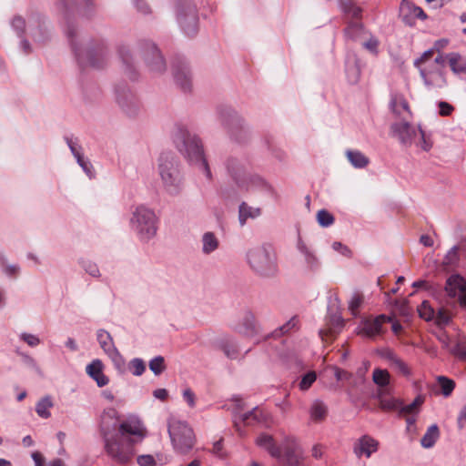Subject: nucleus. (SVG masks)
Masks as SVG:
<instances>
[{
  "label": "nucleus",
  "mask_w": 466,
  "mask_h": 466,
  "mask_svg": "<svg viewBox=\"0 0 466 466\" xmlns=\"http://www.w3.org/2000/svg\"><path fill=\"white\" fill-rule=\"evenodd\" d=\"M99 430L106 453L120 464L132 459L134 444L147 435V429L138 418L130 417L120 421L116 410H104L100 416Z\"/></svg>",
  "instance_id": "1"
},
{
  "label": "nucleus",
  "mask_w": 466,
  "mask_h": 466,
  "mask_svg": "<svg viewBox=\"0 0 466 466\" xmlns=\"http://www.w3.org/2000/svg\"><path fill=\"white\" fill-rule=\"evenodd\" d=\"M58 8L63 12L66 20L65 33L71 46L72 52L81 68H103L108 60V48L103 39L90 40L82 46L78 42V32L76 24L70 17L71 7L67 0L58 2Z\"/></svg>",
  "instance_id": "2"
},
{
  "label": "nucleus",
  "mask_w": 466,
  "mask_h": 466,
  "mask_svg": "<svg viewBox=\"0 0 466 466\" xmlns=\"http://www.w3.org/2000/svg\"><path fill=\"white\" fill-rule=\"evenodd\" d=\"M171 139L177 150L190 164L197 167L208 180L212 173L205 157L204 145L198 135L190 131L185 125L177 123L171 131Z\"/></svg>",
  "instance_id": "3"
},
{
  "label": "nucleus",
  "mask_w": 466,
  "mask_h": 466,
  "mask_svg": "<svg viewBox=\"0 0 466 466\" xmlns=\"http://www.w3.org/2000/svg\"><path fill=\"white\" fill-rule=\"evenodd\" d=\"M246 259L251 270L260 278L272 279L279 273L277 254L268 243L248 248Z\"/></svg>",
  "instance_id": "4"
},
{
  "label": "nucleus",
  "mask_w": 466,
  "mask_h": 466,
  "mask_svg": "<svg viewBox=\"0 0 466 466\" xmlns=\"http://www.w3.org/2000/svg\"><path fill=\"white\" fill-rule=\"evenodd\" d=\"M157 170L165 190L171 196L183 188L180 161L173 152H162L157 159Z\"/></svg>",
  "instance_id": "5"
},
{
  "label": "nucleus",
  "mask_w": 466,
  "mask_h": 466,
  "mask_svg": "<svg viewBox=\"0 0 466 466\" xmlns=\"http://www.w3.org/2000/svg\"><path fill=\"white\" fill-rule=\"evenodd\" d=\"M130 227L141 242H148L157 231L155 211L145 205L136 207L131 214Z\"/></svg>",
  "instance_id": "6"
},
{
  "label": "nucleus",
  "mask_w": 466,
  "mask_h": 466,
  "mask_svg": "<svg viewBox=\"0 0 466 466\" xmlns=\"http://www.w3.org/2000/svg\"><path fill=\"white\" fill-rule=\"evenodd\" d=\"M167 426L175 451L181 454L188 453L196 443V435L191 426L177 418H170Z\"/></svg>",
  "instance_id": "7"
},
{
  "label": "nucleus",
  "mask_w": 466,
  "mask_h": 466,
  "mask_svg": "<svg viewBox=\"0 0 466 466\" xmlns=\"http://www.w3.org/2000/svg\"><path fill=\"white\" fill-rule=\"evenodd\" d=\"M136 51L151 73L161 75L166 72V59L155 42L147 38L138 39L136 43Z\"/></svg>",
  "instance_id": "8"
},
{
  "label": "nucleus",
  "mask_w": 466,
  "mask_h": 466,
  "mask_svg": "<svg viewBox=\"0 0 466 466\" xmlns=\"http://www.w3.org/2000/svg\"><path fill=\"white\" fill-rule=\"evenodd\" d=\"M176 16L180 29L186 35L193 37L198 34V12L192 0H177L176 3Z\"/></svg>",
  "instance_id": "9"
},
{
  "label": "nucleus",
  "mask_w": 466,
  "mask_h": 466,
  "mask_svg": "<svg viewBox=\"0 0 466 466\" xmlns=\"http://www.w3.org/2000/svg\"><path fill=\"white\" fill-rule=\"evenodd\" d=\"M115 96L116 104L127 117L135 118L140 115L142 103L127 83L120 82L116 86Z\"/></svg>",
  "instance_id": "10"
},
{
  "label": "nucleus",
  "mask_w": 466,
  "mask_h": 466,
  "mask_svg": "<svg viewBox=\"0 0 466 466\" xmlns=\"http://www.w3.org/2000/svg\"><path fill=\"white\" fill-rule=\"evenodd\" d=\"M172 75L177 86L184 93L192 90V71L187 59L181 55H177L172 59Z\"/></svg>",
  "instance_id": "11"
},
{
  "label": "nucleus",
  "mask_w": 466,
  "mask_h": 466,
  "mask_svg": "<svg viewBox=\"0 0 466 466\" xmlns=\"http://www.w3.org/2000/svg\"><path fill=\"white\" fill-rule=\"evenodd\" d=\"M233 418L236 427H238L240 423L247 426L261 425L264 427H269L274 423L268 410H235Z\"/></svg>",
  "instance_id": "12"
},
{
  "label": "nucleus",
  "mask_w": 466,
  "mask_h": 466,
  "mask_svg": "<svg viewBox=\"0 0 466 466\" xmlns=\"http://www.w3.org/2000/svg\"><path fill=\"white\" fill-rule=\"evenodd\" d=\"M228 175L237 186H244V177L248 174L250 163L247 157L229 156L225 161Z\"/></svg>",
  "instance_id": "13"
},
{
  "label": "nucleus",
  "mask_w": 466,
  "mask_h": 466,
  "mask_svg": "<svg viewBox=\"0 0 466 466\" xmlns=\"http://www.w3.org/2000/svg\"><path fill=\"white\" fill-rule=\"evenodd\" d=\"M215 116L226 133L245 118L234 106L227 104L218 105Z\"/></svg>",
  "instance_id": "14"
},
{
  "label": "nucleus",
  "mask_w": 466,
  "mask_h": 466,
  "mask_svg": "<svg viewBox=\"0 0 466 466\" xmlns=\"http://www.w3.org/2000/svg\"><path fill=\"white\" fill-rule=\"evenodd\" d=\"M230 328L233 331L247 338H253L260 332L259 324L249 309H245L242 317L237 322L232 323Z\"/></svg>",
  "instance_id": "15"
},
{
  "label": "nucleus",
  "mask_w": 466,
  "mask_h": 466,
  "mask_svg": "<svg viewBox=\"0 0 466 466\" xmlns=\"http://www.w3.org/2000/svg\"><path fill=\"white\" fill-rule=\"evenodd\" d=\"M279 448L281 457L289 466H300L303 458L302 451L294 437H285Z\"/></svg>",
  "instance_id": "16"
},
{
  "label": "nucleus",
  "mask_w": 466,
  "mask_h": 466,
  "mask_svg": "<svg viewBox=\"0 0 466 466\" xmlns=\"http://www.w3.org/2000/svg\"><path fill=\"white\" fill-rule=\"evenodd\" d=\"M117 53L125 75L132 81L137 80L139 76L137 61L133 55L131 47L127 44H120L117 46Z\"/></svg>",
  "instance_id": "17"
},
{
  "label": "nucleus",
  "mask_w": 466,
  "mask_h": 466,
  "mask_svg": "<svg viewBox=\"0 0 466 466\" xmlns=\"http://www.w3.org/2000/svg\"><path fill=\"white\" fill-rule=\"evenodd\" d=\"M390 134L392 137L398 138L401 146L409 147L418 136L419 128L416 129L407 121L396 122L390 126Z\"/></svg>",
  "instance_id": "18"
},
{
  "label": "nucleus",
  "mask_w": 466,
  "mask_h": 466,
  "mask_svg": "<svg viewBox=\"0 0 466 466\" xmlns=\"http://www.w3.org/2000/svg\"><path fill=\"white\" fill-rule=\"evenodd\" d=\"M228 139L239 146H248L254 137L253 127L244 118L226 133Z\"/></svg>",
  "instance_id": "19"
},
{
  "label": "nucleus",
  "mask_w": 466,
  "mask_h": 466,
  "mask_svg": "<svg viewBox=\"0 0 466 466\" xmlns=\"http://www.w3.org/2000/svg\"><path fill=\"white\" fill-rule=\"evenodd\" d=\"M28 31L34 41L45 43L50 37V32L46 19L37 13L32 14L28 18Z\"/></svg>",
  "instance_id": "20"
},
{
  "label": "nucleus",
  "mask_w": 466,
  "mask_h": 466,
  "mask_svg": "<svg viewBox=\"0 0 466 466\" xmlns=\"http://www.w3.org/2000/svg\"><path fill=\"white\" fill-rule=\"evenodd\" d=\"M297 249L303 256L304 268L308 274H316L321 268V261L315 251L309 247L299 237L297 241Z\"/></svg>",
  "instance_id": "21"
},
{
  "label": "nucleus",
  "mask_w": 466,
  "mask_h": 466,
  "mask_svg": "<svg viewBox=\"0 0 466 466\" xmlns=\"http://www.w3.org/2000/svg\"><path fill=\"white\" fill-rule=\"evenodd\" d=\"M244 186H238V187L246 191H262L267 193L273 191V188L268 182L257 174H248L244 177Z\"/></svg>",
  "instance_id": "22"
},
{
  "label": "nucleus",
  "mask_w": 466,
  "mask_h": 466,
  "mask_svg": "<svg viewBox=\"0 0 466 466\" xmlns=\"http://www.w3.org/2000/svg\"><path fill=\"white\" fill-rule=\"evenodd\" d=\"M378 445V441L368 435H364L355 441L353 446V452L358 458L362 456L370 458L372 453L377 451Z\"/></svg>",
  "instance_id": "23"
},
{
  "label": "nucleus",
  "mask_w": 466,
  "mask_h": 466,
  "mask_svg": "<svg viewBox=\"0 0 466 466\" xmlns=\"http://www.w3.org/2000/svg\"><path fill=\"white\" fill-rule=\"evenodd\" d=\"M445 290L449 297L456 298L461 294V300L466 295V280L459 274L450 276L446 280Z\"/></svg>",
  "instance_id": "24"
},
{
  "label": "nucleus",
  "mask_w": 466,
  "mask_h": 466,
  "mask_svg": "<svg viewBox=\"0 0 466 466\" xmlns=\"http://www.w3.org/2000/svg\"><path fill=\"white\" fill-rule=\"evenodd\" d=\"M372 381L379 389L380 398L390 393V375L387 370L376 368L372 373Z\"/></svg>",
  "instance_id": "25"
},
{
  "label": "nucleus",
  "mask_w": 466,
  "mask_h": 466,
  "mask_svg": "<svg viewBox=\"0 0 466 466\" xmlns=\"http://www.w3.org/2000/svg\"><path fill=\"white\" fill-rule=\"evenodd\" d=\"M385 320V315H380L375 319H366L362 320L360 333L368 338H374L382 332V323Z\"/></svg>",
  "instance_id": "26"
},
{
  "label": "nucleus",
  "mask_w": 466,
  "mask_h": 466,
  "mask_svg": "<svg viewBox=\"0 0 466 466\" xmlns=\"http://www.w3.org/2000/svg\"><path fill=\"white\" fill-rule=\"evenodd\" d=\"M215 346L221 350L231 360H235L238 354L237 340L229 335H223L215 341Z\"/></svg>",
  "instance_id": "27"
},
{
  "label": "nucleus",
  "mask_w": 466,
  "mask_h": 466,
  "mask_svg": "<svg viewBox=\"0 0 466 466\" xmlns=\"http://www.w3.org/2000/svg\"><path fill=\"white\" fill-rule=\"evenodd\" d=\"M429 388L434 394L449 397L455 389V381L446 376L440 375L436 378L435 382L429 385Z\"/></svg>",
  "instance_id": "28"
},
{
  "label": "nucleus",
  "mask_w": 466,
  "mask_h": 466,
  "mask_svg": "<svg viewBox=\"0 0 466 466\" xmlns=\"http://www.w3.org/2000/svg\"><path fill=\"white\" fill-rule=\"evenodd\" d=\"M103 362L98 359L93 360L86 368V374L92 378L100 388L107 385L109 381L108 378L103 373Z\"/></svg>",
  "instance_id": "29"
},
{
  "label": "nucleus",
  "mask_w": 466,
  "mask_h": 466,
  "mask_svg": "<svg viewBox=\"0 0 466 466\" xmlns=\"http://www.w3.org/2000/svg\"><path fill=\"white\" fill-rule=\"evenodd\" d=\"M360 18V17H359V19ZM343 33L347 40L356 42L363 38L367 31L364 25L360 21L350 20L347 23V26L344 28Z\"/></svg>",
  "instance_id": "30"
},
{
  "label": "nucleus",
  "mask_w": 466,
  "mask_h": 466,
  "mask_svg": "<svg viewBox=\"0 0 466 466\" xmlns=\"http://www.w3.org/2000/svg\"><path fill=\"white\" fill-rule=\"evenodd\" d=\"M446 56L451 70L461 78H466V59L456 52L449 53Z\"/></svg>",
  "instance_id": "31"
},
{
  "label": "nucleus",
  "mask_w": 466,
  "mask_h": 466,
  "mask_svg": "<svg viewBox=\"0 0 466 466\" xmlns=\"http://www.w3.org/2000/svg\"><path fill=\"white\" fill-rule=\"evenodd\" d=\"M414 4L409 0H401L399 16L408 26L412 27L416 24Z\"/></svg>",
  "instance_id": "32"
},
{
  "label": "nucleus",
  "mask_w": 466,
  "mask_h": 466,
  "mask_svg": "<svg viewBox=\"0 0 466 466\" xmlns=\"http://www.w3.org/2000/svg\"><path fill=\"white\" fill-rule=\"evenodd\" d=\"M70 2L84 17L91 18L96 13V0H71Z\"/></svg>",
  "instance_id": "33"
},
{
  "label": "nucleus",
  "mask_w": 466,
  "mask_h": 466,
  "mask_svg": "<svg viewBox=\"0 0 466 466\" xmlns=\"http://www.w3.org/2000/svg\"><path fill=\"white\" fill-rule=\"evenodd\" d=\"M420 71V77L423 80V83L426 86L431 87L433 84V80L430 77V76L437 75L442 79V82L445 83V79L443 77L442 70L439 68L436 65L433 64V62L429 65V66L422 67L421 66L420 67H417Z\"/></svg>",
  "instance_id": "34"
},
{
  "label": "nucleus",
  "mask_w": 466,
  "mask_h": 466,
  "mask_svg": "<svg viewBox=\"0 0 466 466\" xmlns=\"http://www.w3.org/2000/svg\"><path fill=\"white\" fill-rule=\"evenodd\" d=\"M96 339L104 352L108 355L117 350L111 334L104 329L96 330Z\"/></svg>",
  "instance_id": "35"
},
{
  "label": "nucleus",
  "mask_w": 466,
  "mask_h": 466,
  "mask_svg": "<svg viewBox=\"0 0 466 466\" xmlns=\"http://www.w3.org/2000/svg\"><path fill=\"white\" fill-rule=\"evenodd\" d=\"M261 210L258 208H253L248 206L246 202H241L238 207V221L241 227H243L248 218H256L259 217Z\"/></svg>",
  "instance_id": "36"
},
{
  "label": "nucleus",
  "mask_w": 466,
  "mask_h": 466,
  "mask_svg": "<svg viewBox=\"0 0 466 466\" xmlns=\"http://www.w3.org/2000/svg\"><path fill=\"white\" fill-rule=\"evenodd\" d=\"M257 444L266 449L272 457L280 459L281 450L274 443V440L270 435L262 434L257 439Z\"/></svg>",
  "instance_id": "37"
},
{
  "label": "nucleus",
  "mask_w": 466,
  "mask_h": 466,
  "mask_svg": "<svg viewBox=\"0 0 466 466\" xmlns=\"http://www.w3.org/2000/svg\"><path fill=\"white\" fill-rule=\"evenodd\" d=\"M201 251L205 255H209L218 248L219 241L211 231L205 232L201 238Z\"/></svg>",
  "instance_id": "38"
},
{
  "label": "nucleus",
  "mask_w": 466,
  "mask_h": 466,
  "mask_svg": "<svg viewBox=\"0 0 466 466\" xmlns=\"http://www.w3.org/2000/svg\"><path fill=\"white\" fill-rule=\"evenodd\" d=\"M77 264L80 268L90 277L94 279H100L101 272L98 265L91 259L80 258L77 259Z\"/></svg>",
  "instance_id": "39"
},
{
  "label": "nucleus",
  "mask_w": 466,
  "mask_h": 466,
  "mask_svg": "<svg viewBox=\"0 0 466 466\" xmlns=\"http://www.w3.org/2000/svg\"><path fill=\"white\" fill-rule=\"evenodd\" d=\"M338 3L344 14L351 15L352 18L361 17L362 9L356 5L352 0H338Z\"/></svg>",
  "instance_id": "40"
},
{
  "label": "nucleus",
  "mask_w": 466,
  "mask_h": 466,
  "mask_svg": "<svg viewBox=\"0 0 466 466\" xmlns=\"http://www.w3.org/2000/svg\"><path fill=\"white\" fill-rule=\"evenodd\" d=\"M440 436L439 428L436 424L430 426L426 431V433L422 436L420 440V444L424 448H431Z\"/></svg>",
  "instance_id": "41"
},
{
  "label": "nucleus",
  "mask_w": 466,
  "mask_h": 466,
  "mask_svg": "<svg viewBox=\"0 0 466 466\" xmlns=\"http://www.w3.org/2000/svg\"><path fill=\"white\" fill-rule=\"evenodd\" d=\"M347 157L356 168H363L369 164V158L358 150H348Z\"/></svg>",
  "instance_id": "42"
},
{
  "label": "nucleus",
  "mask_w": 466,
  "mask_h": 466,
  "mask_svg": "<svg viewBox=\"0 0 466 466\" xmlns=\"http://www.w3.org/2000/svg\"><path fill=\"white\" fill-rule=\"evenodd\" d=\"M298 324V319L297 317H292L289 320H288L285 324L276 329L271 333H268L266 336V339H268L270 338H279L284 334L289 333L291 329H293Z\"/></svg>",
  "instance_id": "43"
},
{
  "label": "nucleus",
  "mask_w": 466,
  "mask_h": 466,
  "mask_svg": "<svg viewBox=\"0 0 466 466\" xmlns=\"http://www.w3.org/2000/svg\"><path fill=\"white\" fill-rule=\"evenodd\" d=\"M149 370L154 373V375L158 376L166 370L165 359L163 356H156L152 360H150Z\"/></svg>",
  "instance_id": "44"
},
{
  "label": "nucleus",
  "mask_w": 466,
  "mask_h": 466,
  "mask_svg": "<svg viewBox=\"0 0 466 466\" xmlns=\"http://www.w3.org/2000/svg\"><path fill=\"white\" fill-rule=\"evenodd\" d=\"M11 26L18 37H23L25 28L28 29V21L26 22L21 15H15L11 21Z\"/></svg>",
  "instance_id": "45"
},
{
  "label": "nucleus",
  "mask_w": 466,
  "mask_h": 466,
  "mask_svg": "<svg viewBox=\"0 0 466 466\" xmlns=\"http://www.w3.org/2000/svg\"><path fill=\"white\" fill-rule=\"evenodd\" d=\"M128 369L134 376H141L146 371V363L140 358H134L128 363Z\"/></svg>",
  "instance_id": "46"
},
{
  "label": "nucleus",
  "mask_w": 466,
  "mask_h": 466,
  "mask_svg": "<svg viewBox=\"0 0 466 466\" xmlns=\"http://www.w3.org/2000/svg\"><path fill=\"white\" fill-rule=\"evenodd\" d=\"M419 316L426 321H431L435 317V310L430 305L428 300H423L418 308Z\"/></svg>",
  "instance_id": "47"
},
{
  "label": "nucleus",
  "mask_w": 466,
  "mask_h": 466,
  "mask_svg": "<svg viewBox=\"0 0 466 466\" xmlns=\"http://www.w3.org/2000/svg\"><path fill=\"white\" fill-rule=\"evenodd\" d=\"M334 216L326 209H320L317 213V221L322 228H328L334 223Z\"/></svg>",
  "instance_id": "48"
},
{
  "label": "nucleus",
  "mask_w": 466,
  "mask_h": 466,
  "mask_svg": "<svg viewBox=\"0 0 466 466\" xmlns=\"http://www.w3.org/2000/svg\"><path fill=\"white\" fill-rule=\"evenodd\" d=\"M346 74L350 84H356L359 81L360 70L357 65V61H354L351 65L347 64Z\"/></svg>",
  "instance_id": "49"
},
{
  "label": "nucleus",
  "mask_w": 466,
  "mask_h": 466,
  "mask_svg": "<svg viewBox=\"0 0 466 466\" xmlns=\"http://www.w3.org/2000/svg\"><path fill=\"white\" fill-rule=\"evenodd\" d=\"M107 356L111 360V361L113 362L115 368L119 372H124L125 371L126 361H125L124 357L121 355V353L119 352L118 350H114L113 352H111Z\"/></svg>",
  "instance_id": "50"
},
{
  "label": "nucleus",
  "mask_w": 466,
  "mask_h": 466,
  "mask_svg": "<svg viewBox=\"0 0 466 466\" xmlns=\"http://www.w3.org/2000/svg\"><path fill=\"white\" fill-rule=\"evenodd\" d=\"M19 355L21 356L22 358V361L23 363L30 370H34L36 374H38L39 376H42L43 373H42V370L41 369L39 368V366L37 365L36 361L35 360L34 358H32L30 355L26 354V353H24V352H20Z\"/></svg>",
  "instance_id": "51"
},
{
  "label": "nucleus",
  "mask_w": 466,
  "mask_h": 466,
  "mask_svg": "<svg viewBox=\"0 0 466 466\" xmlns=\"http://www.w3.org/2000/svg\"><path fill=\"white\" fill-rule=\"evenodd\" d=\"M317 375L314 371H309L304 374L299 383V387L301 390H307L316 380Z\"/></svg>",
  "instance_id": "52"
},
{
  "label": "nucleus",
  "mask_w": 466,
  "mask_h": 466,
  "mask_svg": "<svg viewBox=\"0 0 466 466\" xmlns=\"http://www.w3.org/2000/svg\"><path fill=\"white\" fill-rule=\"evenodd\" d=\"M76 160L77 164L81 167L83 171L86 174V176L89 178H92L94 177V174H93V166H92L91 162L88 159H86L84 157L83 154L80 156H76Z\"/></svg>",
  "instance_id": "53"
},
{
  "label": "nucleus",
  "mask_w": 466,
  "mask_h": 466,
  "mask_svg": "<svg viewBox=\"0 0 466 466\" xmlns=\"http://www.w3.org/2000/svg\"><path fill=\"white\" fill-rule=\"evenodd\" d=\"M433 319H435L438 326H446L451 321V316L445 309L440 308L438 311L435 312V317Z\"/></svg>",
  "instance_id": "54"
},
{
  "label": "nucleus",
  "mask_w": 466,
  "mask_h": 466,
  "mask_svg": "<svg viewBox=\"0 0 466 466\" xmlns=\"http://www.w3.org/2000/svg\"><path fill=\"white\" fill-rule=\"evenodd\" d=\"M425 400V397L423 395H418L409 404H400V406H390L381 404L380 408H419L423 404Z\"/></svg>",
  "instance_id": "55"
},
{
  "label": "nucleus",
  "mask_w": 466,
  "mask_h": 466,
  "mask_svg": "<svg viewBox=\"0 0 466 466\" xmlns=\"http://www.w3.org/2000/svg\"><path fill=\"white\" fill-rule=\"evenodd\" d=\"M65 141L68 146L72 155L76 158V156H80L83 153L81 152L82 147L78 144L77 139L75 140L72 137H65Z\"/></svg>",
  "instance_id": "56"
},
{
  "label": "nucleus",
  "mask_w": 466,
  "mask_h": 466,
  "mask_svg": "<svg viewBox=\"0 0 466 466\" xmlns=\"http://www.w3.org/2000/svg\"><path fill=\"white\" fill-rule=\"evenodd\" d=\"M433 54H434V48H430V49L426 50L425 52H423V54L420 57H418L417 59L414 60V66L420 67L423 64H426L428 61L431 60Z\"/></svg>",
  "instance_id": "57"
},
{
  "label": "nucleus",
  "mask_w": 466,
  "mask_h": 466,
  "mask_svg": "<svg viewBox=\"0 0 466 466\" xmlns=\"http://www.w3.org/2000/svg\"><path fill=\"white\" fill-rule=\"evenodd\" d=\"M362 303V298L359 294H354L350 301L349 309L353 316L357 315V311Z\"/></svg>",
  "instance_id": "58"
},
{
  "label": "nucleus",
  "mask_w": 466,
  "mask_h": 466,
  "mask_svg": "<svg viewBox=\"0 0 466 466\" xmlns=\"http://www.w3.org/2000/svg\"><path fill=\"white\" fill-rule=\"evenodd\" d=\"M459 248L458 246H453L445 256V263L448 265H452L459 260L458 255Z\"/></svg>",
  "instance_id": "59"
},
{
  "label": "nucleus",
  "mask_w": 466,
  "mask_h": 466,
  "mask_svg": "<svg viewBox=\"0 0 466 466\" xmlns=\"http://www.w3.org/2000/svg\"><path fill=\"white\" fill-rule=\"evenodd\" d=\"M132 4L137 10V12L142 15H148L151 12V9L146 0H131Z\"/></svg>",
  "instance_id": "60"
},
{
  "label": "nucleus",
  "mask_w": 466,
  "mask_h": 466,
  "mask_svg": "<svg viewBox=\"0 0 466 466\" xmlns=\"http://www.w3.org/2000/svg\"><path fill=\"white\" fill-rule=\"evenodd\" d=\"M379 44V40L371 35L367 41L363 43V47L372 54H377Z\"/></svg>",
  "instance_id": "61"
},
{
  "label": "nucleus",
  "mask_w": 466,
  "mask_h": 466,
  "mask_svg": "<svg viewBox=\"0 0 466 466\" xmlns=\"http://www.w3.org/2000/svg\"><path fill=\"white\" fill-rule=\"evenodd\" d=\"M392 366L398 370L403 376L408 377L410 375V370L408 365L400 358H398Z\"/></svg>",
  "instance_id": "62"
},
{
  "label": "nucleus",
  "mask_w": 466,
  "mask_h": 466,
  "mask_svg": "<svg viewBox=\"0 0 466 466\" xmlns=\"http://www.w3.org/2000/svg\"><path fill=\"white\" fill-rule=\"evenodd\" d=\"M20 339L30 347H35L40 343L39 338L30 333H22Z\"/></svg>",
  "instance_id": "63"
},
{
  "label": "nucleus",
  "mask_w": 466,
  "mask_h": 466,
  "mask_svg": "<svg viewBox=\"0 0 466 466\" xmlns=\"http://www.w3.org/2000/svg\"><path fill=\"white\" fill-rule=\"evenodd\" d=\"M139 466H156L157 462L151 455H141L137 457Z\"/></svg>",
  "instance_id": "64"
}]
</instances>
